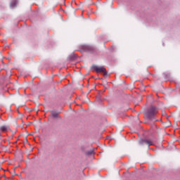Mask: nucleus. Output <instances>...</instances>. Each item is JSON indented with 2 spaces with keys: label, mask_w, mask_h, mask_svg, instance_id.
<instances>
[{
  "label": "nucleus",
  "mask_w": 180,
  "mask_h": 180,
  "mask_svg": "<svg viewBox=\"0 0 180 180\" xmlns=\"http://www.w3.org/2000/svg\"><path fill=\"white\" fill-rule=\"evenodd\" d=\"M79 51L80 53H90V54H98L99 53L98 49L92 45H80L79 46Z\"/></svg>",
  "instance_id": "f257e3e1"
},
{
  "label": "nucleus",
  "mask_w": 180,
  "mask_h": 180,
  "mask_svg": "<svg viewBox=\"0 0 180 180\" xmlns=\"http://www.w3.org/2000/svg\"><path fill=\"white\" fill-rule=\"evenodd\" d=\"M158 115V108L151 105L148 108L145 113V116L148 120H155V117Z\"/></svg>",
  "instance_id": "f03ea898"
},
{
  "label": "nucleus",
  "mask_w": 180,
  "mask_h": 180,
  "mask_svg": "<svg viewBox=\"0 0 180 180\" xmlns=\"http://www.w3.org/2000/svg\"><path fill=\"white\" fill-rule=\"evenodd\" d=\"M92 70H94V71H96V72L97 74H101L102 73L103 77H106V75H108V71L106 70V68L101 66H96V65H93L91 67Z\"/></svg>",
  "instance_id": "7ed1b4c3"
},
{
  "label": "nucleus",
  "mask_w": 180,
  "mask_h": 180,
  "mask_svg": "<svg viewBox=\"0 0 180 180\" xmlns=\"http://www.w3.org/2000/svg\"><path fill=\"white\" fill-rule=\"evenodd\" d=\"M139 144L141 146H144V144H146V146L150 147V146H154V141L149 139H141L139 141Z\"/></svg>",
  "instance_id": "20e7f679"
},
{
  "label": "nucleus",
  "mask_w": 180,
  "mask_h": 180,
  "mask_svg": "<svg viewBox=\"0 0 180 180\" xmlns=\"http://www.w3.org/2000/svg\"><path fill=\"white\" fill-rule=\"evenodd\" d=\"M50 113L51 115H49V117H53V119H61V116H60V112L51 110Z\"/></svg>",
  "instance_id": "39448f33"
},
{
  "label": "nucleus",
  "mask_w": 180,
  "mask_h": 180,
  "mask_svg": "<svg viewBox=\"0 0 180 180\" xmlns=\"http://www.w3.org/2000/svg\"><path fill=\"white\" fill-rule=\"evenodd\" d=\"M77 58H78V56H77V54L75 53L70 54L68 57L69 61H75Z\"/></svg>",
  "instance_id": "423d86ee"
},
{
  "label": "nucleus",
  "mask_w": 180,
  "mask_h": 180,
  "mask_svg": "<svg viewBox=\"0 0 180 180\" xmlns=\"http://www.w3.org/2000/svg\"><path fill=\"white\" fill-rule=\"evenodd\" d=\"M16 5H18V0H13L11 3V8H15Z\"/></svg>",
  "instance_id": "0eeeda50"
},
{
  "label": "nucleus",
  "mask_w": 180,
  "mask_h": 180,
  "mask_svg": "<svg viewBox=\"0 0 180 180\" xmlns=\"http://www.w3.org/2000/svg\"><path fill=\"white\" fill-rule=\"evenodd\" d=\"M94 154H95V152L94 151V150L86 152V155H94Z\"/></svg>",
  "instance_id": "6e6552de"
},
{
  "label": "nucleus",
  "mask_w": 180,
  "mask_h": 180,
  "mask_svg": "<svg viewBox=\"0 0 180 180\" xmlns=\"http://www.w3.org/2000/svg\"><path fill=\"white\" fill-rule=\"evenodd\" d=\"M0 129L1 130V131H3L4 133H5V131H8V127L6 126H2L1 127Z\"/></svg>",
  "instance_id": "1a4fd4ad"
},
{
  "label": "nucleus",
  "mask_w": 180,
  "mask_h": 180,
  "mask_svg": "<svg viewBox=\"0 0 180 180\" xmlns=\"http://www.w3.org/2000/svg\"><path fill=\"white\" fill-rule=\"evenodd\" d=\"M165 79L169 81L171 79V75L169 74H165Z\"/></svg>",
  "instance_id": "9d476101"
}]
</instances>
